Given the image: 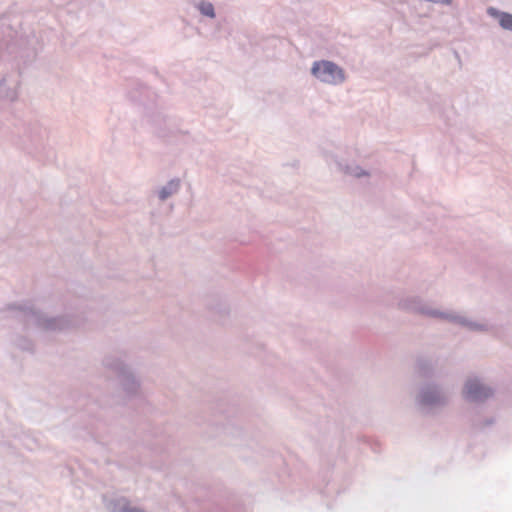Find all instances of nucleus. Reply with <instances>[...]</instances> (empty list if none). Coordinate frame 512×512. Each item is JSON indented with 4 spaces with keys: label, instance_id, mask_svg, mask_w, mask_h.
I'll list each match as a JSON object with an SVG mask.
<instances>
[{
    "label": "nucleus",
    "instance_id": "f257e3e1",
    "mask_svg": "<svg viewBox=\"0 0 512 512\" xmlns=\"http://www.w3.org/2000/svg\"><path fill=\"white\" fill-rule=\"evenodd\" d=\"M312 73L326 83L336 84L344 80L342 69L329 61L316 62L313 65Z\"/></svg>",
    "mask_w": 512,
    "mask_h": 512
},
{
    "label": "nucleus",
    "instance_id": "f03ea898",
    "mask_svg": "<svg viewBox=\"0 0 512 512\" xmlns=\"http://www.w3.org/2000/svg\"><path fill=\"white\" fill-rule=\"evenodd\" d=\"M465 397L471 400H481L490 395V389L478 383L476 380H469L466 383Z\"/></svg>",
    "mask_w": 512,
    "mask_h": 512
},
{
    "label": "nucleus",
    "instance_id": "7ed1b4c3",
    "mask_svg": "<svg viewBox=\"0 0 512 512\" xmlns=\"http://www.w3.org/2000/svg\"><path fill=\"white\" fill-rule=\"evenodd\" d=\"M488 13L493 16L499 18V23L502 28L512 30V15L508 13H500L495 8H489Z\"/></svg>",
    "mask_w": 512,
    "mask_h": 512
},
{
    "label": "nucleus",
    "instance_id": "20e7f679",
    "mask_svg": "<svg viewBox=\"0 0 512 512\" xmlns=\"http://www.w3.org/2000/svg\"><path fill=\"white\" fill-rule=\"evenodd\" d=\"M199 9L202 14L209 17H214V7L211 3L203 2L200 4Z\"/></svg>",
    "mask_w": 512,
    "mask_h": 512
},
{
    "label": "nucleus",
    "instance_id": "39448f33",
    "mask_svg": "<svg viewBox=\"0 0 512 512\" xmlns=\"http://www.w3.org/2000/svg\"><path fill=\"white\" fill-rule=\"evenodd\" d=\"M178 188V183H174V182H171L169 184V191L167 190V188H164L161 190L160 192V198L161 199H166L173 191H176Z\"/></svg>",
    "mask_w": 512,
    "mask_h": 512
}]
</instances>
